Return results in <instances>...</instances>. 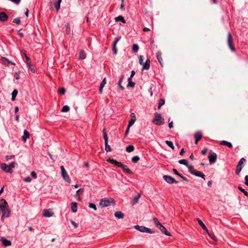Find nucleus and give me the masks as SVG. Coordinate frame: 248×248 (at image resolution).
<instances>
[{
  "label": "nucleus",
  "instance_id": "54",
  "mask_svg": "<svg viewBox=\"0 0 248 248\" xmlns=\"http://www.w3.org/2000/svg\"><path fill=\"white\" fill-rule=\"evenodd\" d=\"M139 63L140 64H143V56H140L139 58Z\"/></svg>",
  "mask_w": 248,
  "mask_h": 248
},
{
  "label": "nucleus",
  "instance_id": "22",
  "mask_svg": "<svg viewBox=\"0 0 248 248\" xmlns=\"http://www.w3.org/2000/svg\"><path fill=\"white\" fill-rule=\"evenodd\" d=\"M30 137V134L27 130H24V135L22 137V140L24 142L26 141L27 139L29 138Z\"/></svg>",
  "mask_w": 248,
  "mask_h": 248
},
{
  "label": "nucleus",
  "instance_id": "60",
  "mask_svg": "<svg viewBox=\"0 0 248 248\" xmlns=\"http://www.w3.org/2000/svg\"><path fill=\"white\" fill-rule=\"evenodd\" d=\"M245 184L248 186V175L245 177Z\"/></svg>",
  "mask_w": 248,
  "mask_h": 248
},
{
  "label": "nucleus",
  "instance_id": "31",
  "mask_svg": "<svg viewBox=\"0 0 248 248\" xmlns=\"http://www.w3.org/2000/svg\"><path fill=\"white\" fill-rule=\"evenodd\" d=\"M220 144L221 145L226 146L229 148H232V144L231 142L225 140L222 141Z\"/></svg>",
  "mask_w": 248,
  "mask_h": 248
},
{
  "label": "nucleus",
  "instance_id": "55",
  "mask_svg": "<svg viewBox=\"0 0 248 248\" xmlns=\"http://www.w3.org/2000/svg\"><path fill=\"white\" fill-rule=\"evenodd\" d=\"M31 175L34 179H36L37 178V174L36 172L34 171L31 172Z\"/></svg>",
  "mask_w": 248,
  "mask_h": 248
},
{
  "label": "nucleus",
  "instance_id": "47",
  "mask_svg": "<svg viewBox=\"0 0 248 248\" xmlns=\"http://www.w3.org/2000/svg\"><path fill=\"white\" fill-rule=\"evenodd\" d=\"M20 22V19L19 17L16 18L13 20V22L17 24H19Z\"/></svg>",
  "mask_w": 248,
  "mask_h": 248
},
{
  "label": "nucleus",
  "instance_id": "50",
  "mask_svg": "<svg viewBox=\"0 0 248 248\" xmlns=\"http://www.w3.org/2000/svg\"><path fill=\"white\" fill-rule=\"evenodd\" d=\"M54 6L57 11H58L60 8V4L56 2L54 3Z\"/></svg>",
  "mask_w": 248,
  "mask_h": 248
},
{
  "label": "nucleus",
  "instance_id": "57",
  "mask_svg": "<svg viewBox=\"0 0 248 248\" xmlns=\"http://www.w3.org/2000/svg\"><path fill=\"white\" fill-rule=\"evenodd\" d=\"M242 169L240 168V167H236V170L235 171V173L236 175H238L240 173V172L241 171Z\"/></svg>",
  "mask_w": 248,
  "mask_h": 248
},
{
  "label": "nucleus",
  "instance_id": "17",
  "mask_svg": "<svg viewBox=\"0 0 248 248\" xmlns=\"http://www.w3.org/2000/svg\"><path fill=\"white\" fill-rule=\"evenodd\" d=\"M1 241H2V245L5 247L10 246L12 244L10 240L5 239L4 237H2Z\"/></svg>",
  "mask_w": 248,
  "mask_h": 248
},
{
  "label": "nucleus",
  "instance_id": "25",
  "mask_svg": "<svg viewBox=\"0 0 248 248\" xmlns=\"http://www.w3.org/2000/svg\"><path fill=\"white\" fill-rule=\"evenodd\" d=\"M188 169L189 172H190L191 174H192L193 175H195L197 170H195L192 165L188 166Z\"/></svg>",
  "mask_w": 248,
  "mask_h": 248
},
{
  "label": "nucleus",
  "instance_id": "43",
  "mask_svg": "<svg viewBox=\"0 0 248 248\" xmlns=\"http://www.w3.org/2000/svg\"><path fill=\"white\" fill-rule=\"evenodd\" d=\"M103 137L105 140V144H107L108 142V137L107 134L105 132L103 133Z\"/></svg>",
  "mask_w": 248,
  "mask_h": 248
},
{
  "label": "nucleus",
  "instance_id": "4",
  "mask_svg": "<svg viewBox=\"0 0 248 248\" xmlns=\"http://www.w3.org/2000/svg\"><path fill=\"white\" fill-rule=\"evenodd\" d=\"M152 123L156 125H161L164 124V119L162 118L161 114L155 113V118Z\"/></svg>",
  "mask_w": 248,
  "mask_h": 248
},
{
  "label": "nucleus",
  "instance_id": "13",
  "mask_svg": "<svg viewBox=\"0 0 248 248\" xmlns=\"http://www.w3.org/2000/svg\"><path fill=\"white\" fill-rule=\"evenodd\" d=\"M150 63H151V62H150V60L149 59H147V60L146 61V62L143 63V67H142V70H147L148 69H149L150 68Z\"/></svg>",
  "mask_w": 248,
  "mask_h": 248
},
{
  "label": "nucleus",
  "instance_id": "61",
  "mask_svg": "<svg viewBox=\"0 0 248 248\" xmlns=\"http://www.w3.org/2000/svg\"><path fill=\"white\" fill-rule=\"evenodd\" d=\"M207 148H204V149H203L202 151V155H205V154L207 153Z\"/></svg>",
  "mask_w": 248,
  "mask_h": 248
},
{
  "label": "nucleus",
  "instance_id": "26",
  "mask_svg": "<svg viewBox=\"0 0 248 248\" xmlns=\"http://www.w3.org/2000/svg\"><path fill=\"white\" fill-rule=\"evenodd\" d=\"M86 57V54L84 50H80L79 53V59L80 60H84Z\"/></svg>",
  "mask_w": 248,
  "mask_h": 248
},
{
  "label": "nucleus",
  "instance_id": "21",
  "mask_svg": "<svg viewBox=\"0 0 248 248\" xmlns=\"http://www.w3.org/2000/svg\"><path fill=\"white\" fill-rule=\"evenodd\" d=\"M77 204H78L77 203H76L75 202H72L71 203V210L74 213H76L77 212V210H78Z\"/></svg>",
  "mask_w": 248,
  "mask_h": 248
},
{
  "label": "nucleus",
  "instance_id": "63",
  "mask_svg": "<svg viewBox=\"0 0 248 248\" xmlns=\"http://www.w3.org/2000/svg\"><path fill=\"white\" fill-rule=\"evenodd\" d=\"M71 223L75 227V228H76L78 227L77 224L75 222H74V221L71 220Z\"/></svg>",
  "mask_w": 248,
  "mask_h": 248
},
{
  "label": "nucleus",
  "instance_id": "15",
  "mask_svg": "<svg viewBox=\"0 0 248 248\" xmlns=\"http://www.w3.org/2000/svg\"><path fill=\"white\" fill-rule=\"evenodd\" d=\"M194 137L195 139V143L197 144L198 141L201 139L202 137V133L201 132L198 131L195 133Z\"/></svg>",
  "mask_w": 248,
  "mask_h": 248
},
{
  "label": "nucleus",
  "instance_id": "49",
  "mask_svg": "<svg viewBox=\"0 0 248 248\" xmlns=\"http://www.w3.org/2000/svg\"><path fill=\"white\" fill-rule=\"evenodd\" d=\"M29 66V68L30 69L31 71L32 72V73H35V70L33 67V65H32V64H31L30 65H28Z\"/></svg>",
  "mask_w": 248,
  "mask_h": 248
},
{
  "label": "nucleus",
  "instance_id": "19",
  "mask_svg": "<svg viewBox=\"0 0 248 248\" xmlns=\"http://www.w3.org/2000/svg\"><path fill=\"white\" fill-rule=\"evenodd\" d=\"M161 55H162V53L159 51H158L156 54V58H157V60L158 61L160 65L162 66H163V60H162Z\"/></svg>",
  "mask_w": 248,
  "mask_h": 248
},
{
  "label": "nucleus",
  "instance_id": "10",
  "mask_svg": "<svg viewBox=\"0 0 248 248\" xmlns=\"http://www.w3.org/2000/svg\"><path fill=\"white\" fill-rule=\"evenodd\" d=\"M84 191L83 188H80L76 191V194L75 195V198L78 201H81V199L80 196L83 194Z\"/></svg>",
  "mask_w": 248,
  "mask_h": 248
},
{
  "label": "nucleus",
  "instance_id": "40",
  "mask_svg": "<svg viewBox=\"0 0 248 248\" xmlns=\"http://www.w3.org/2000/svg\"><path fill=\"white\" fill-rule=\"evenodd\" d=\"M166 143L167 144V145L169 146L170 147L171 149H173L174 147L173 146V144L172 143V141H169V140H166Z\"/></svg>",
  "mask_w": 248,
  "mask_h": 248
},
{
  "label": "nucleus",
  "instance_id": "7",
  "mask_svg": "<svg viewBox=\"0 0 248 248\" xmlns=\"http://www.w3.org/2000/svg\"><path fill=\"white\" fill-rule=\"evenodd\" d=\"M60 168L61 170L62 175V176L63 179L65 181L69 182L71 180L70 178L69 175H68L66 170H65L64 167L63 166H61Z\"/></svg>",
  "mask_w": 248,
  "mask_h": 248
},
{
  "label": "nucleus",
  "instance_id": "6",
  "mask_svg": "<svg viewBox=\"0 0 248 248\" xmlns=\"http://www.w3.org/2000/svg\"><path fill=\"white\" fill-rule=\"evenodd\" d=\"M227 44L228 45L230 48V49L232 51L234 52L235 51V48L233 45V38L232 36V35L231 33L229 32L228 33V37H227Z\"/></svg>",
  "mask_w": 248,
  "mask_h": 248
},
{
  "label": "nucleus",
  "instance_id": "44",
  "mask_svg": "<svg viewBox=\"0 0 248 248\" xmlns=\"http://www.w3.org/2000/svg\"><path fill=\"white\" fill-rule=\"evenodd\" d=\"M238 189L242 192L245 196H248V192L241 186H238Z\"/></svg>",
  "mask_w": 248,
  "mask_h": 248
},
{
  "label": "nucleus",
  "instance_id": "35",
  "mask_svg": "<svg viewBox=\"0 0 248 248\" xmlns=\"http://www.w3.org/2000/svg\"><path fill=\"white\" fill-rule=\"evenodd\" d=\"M179 163L181 164H183L186 166L187 168L188 166H190V165L188 164V161L186 159H181L179 161Z\"/></svg>",
  "mask_w": 248,
  "mask_h": 248
},
{
  "label": "nucleus",
  "instance_id": "32",
  "mask_svg": "<svg viewBox=\"0 0 248 248\" xmlns=\"http://www.w3.org/2000/svg\"><path fill=\"white\" fill-rule=\"evenodd\" d=\"M134 146L132 145H129L126 148V151L128 153H130L134 150Z\"/></svg>",
  "mask_w": 248,
  "mask_h": 248
},
{
  "label": "nucleus",
  "instance_id": "24",
  "mask_svg": "<svg viewBox=\"0 0 248 248\" xmlns=\"http://www.w3.org/2000/svg\"><path fill=\"white\" fill-rule=\"evenodd\" d=\"M198 222L199 224L201 226V227L202 228L203 230L204 231H206V232L208 231V229L205 224L203 223V222L199 218H197Z\"/></svg>",
  "mask_w": 248,
  "mask_h": 248
},
{
  "label": "nucleus",
  "instance_id": "48",
  "mask_svg": "<svg viewBox=\"0 0 248 248\" xmlns=\"http://www.w3.org/2000/svg\"><path fill=\"white\" fill-rule=\"evenodd\" d=\"M2 61H3L4 62H7V63H8V64H13V65H14V64H15V63H13V62H11L9 61V60H8L6 58H5V57H2Z\"/></svg>",
  "mask_w": 248,
  "mask_h": 248
},
{
  "label": "nucleus",
  "instance_id": "34",
  "mask_svg": "<svg viewBox=\"0 0 248 248\" xmlns=\"http://www.w3.org/2000/svg\"><path fill=\"white\" fill-rule=\"evenodd\" d=\"M164 104L165 100L162 98L159 99L158 101V109H160Z\"/></svg>",
  "mask_w": 248,
  "mask_h": 248
},
{
  "label": "nucleus",
  "instance_id": "29",
  "mask_svg": "<svg viewBox=\"0 0 248 248\" xmlns=\"http://www.w3.org/2000/svg\"><path fill=\"white\" fill-rule=\"evenodd\" d=\"M124 78V75H122V76L121 77V78H120V79H119V81H118V86H119V88H120L122 90H123V91L124 89V86H123L122 85V84H122V81H123V80Z\"/></svg>",
  "mask_w": 248,
  "mask_h": 248
},
{
  "label": "nucleus",
  "instance_id": "64",
  "mask_svg": "<svg viewBox=\"0 0 248 248\" xmlns=\"http://www.w3.org/2000/svg\"><path fill=\"white\" fill-rule=\"evenodd\" d=\"M14 156H14V155H12V156H6V160H8L9 159H11L13 158H14Z\"/></svg>",
  "mask_w": 248,
  "mask_h": 248
},
{
  "label": "nucleus",
  "instance_id": "5",
  "mask_svg": "<svg viewBox=\"0 0 248 248\" xmlns=\"http://www.w3.org/2000/svg\"><path fill=\"white\" fill-rule=\"evenodd\" d=\"M134 228L141 232H147L149 233H154L155 232L151 229L143 226L136 225L134 226Z\"/></svg>",
  "mask_w": 248,
  "mask_h": 248
},
{
  "label": "nucleus",
  "instance_id": "59",
  "mask_svg": "<svg viewBox=\"0 0 248 248\" xmlns=\"http://www.w3.org/2000/svg\"><path fill=\"white\" fill-rule=\"evenodd\" d=\"M12 2L15 3V4H18L20 3L21 0H10Z\"/></svg>",
  "mask_w": 248,
  "mask_h": 248
},
{
  "label": "nucleus",
  "instance_id": "23",
  "mask_svg": "<svg viewBox=\"0 0 248 248\" xmlns=\"http://www.w3.org/2000/svg\"><path fill=\"white\" fill-rule=\"evenodd\" d=\"M114 216L116 218H123L124 217V214L121 211H116L114 213Z\"/></svg>",
  "mask_w": 248,
  "mask_h": 248
},
{
  "label": "nucleus",
  "instance_id": "16",
  "mask_svg": "<svg viewBox=\"0 0 248 248\" xmlns=\"http://www.w3.org/2000/svg\"><path fill=\"white\" fill-rule=\"evenodd\" d=\"M120 38H121L120 37H117L115 39V40L114 41V42L113 43V48H112V49H113V53H114V54H117V48H116V44L118 42V41L120 40Z\"/></svg>",
  "mask_w": 248,
  "mask_h": 248
},
{
  "label": "nucleus",
  "instance_id": "38",
  "mask_svg": "<svg viewBox=\"0 0 248 248\" xmlns=\"http://www.w3.org/2000/svg\"><path fill=\"white\" fill-rule=\"evenodd\" d=\"M195 176H198V177H201L204 179H205V175H204L202 172L198 171V170L197 171V172L196 173Z\"/></svg>",
  "mask_w": 248,
  "mask_h": 248
},
{
  "label": "nucleus",
  "instance_id": "45",
  "mask_svg": "<svg viewBox=\"0 0 248 248\" xmlns=\"http://www.w3.org/2000/svg\"><path fill=\"white\" fill-rule=\"evenodd\" d=\"M140 160L139 156H134L132 159V161L134 163H137Z\"/></svg>",
  "mask_w": 248,
  "mask_h": 248
},
{
  "label": "nucleus",
  "instance_id": "2",
  "mask_svg": "<svg viewBox=\"0 0 248 248\" xmlns=\"http://www.w3.org/2000/svg\"><path fill=\"white\" fill-rule=\"evenodd\" d=\"M107 161L118 168H121L125 173L128 174H131L133 173L132 171L127 168V166L123 164L121 162H118L116 160L109 158Z\"/></svg>",
  "mask_w": 248,
  "mask_h": 248
},
{
  "label": "nucleus",
  "instance_id": "52",
  "mask_svg": "<svg viewBox=\"0 0 248 248\" xmlns=\"http://www.w3.org/2000/svg\"><path fill=\"white\" fill-rule=\"evenodd\" d=\"M105 145V150L107 152H110L111 151L110 147L108 145V143Z\"/></svg>",
  "mask_w": 248,
  "mask_h": 248
},
{
  "label": "nucleus",
  "instance_id": "8",
  "mask_svg": "<svg viewBox=\"0 0 248 248\" xmlns=\"http://www.w3.org/2000/svg\"><path fill=\"white\" fill-rule=\"evenodd\" d=\"M165 181L169 184H177L178 182L175 180L174 178L169 175H164L163 176Z\"/></svg>",
  "mask_w": 248,
  "mask_h": 248
},
{
  "label": "nucleus",
  "instance_id": "1",
  "mask_svg": "<svg viewBox=\"0 0 248 248\" xmlns=\"http://www.w3.org/2000/svg\"><path fill=\"white\" fill-rule=\"evenodd\" d=\"M2 212L1 217V220H3L4 217H8L10 215V210L9 208L7 202L4 199H1L0 200V211Z\"/></svg>",
  "mask_w": 248,
  "mask_h": 248
},
{
  "label": "nucleus",
  "instance_id": "51",
  "mask_svg": "<svg viewBox=\"0 0 248 248\" xmlns=\"http://www.w3.org/2000/svg\"><path fill=\"white\" fill-rule=\"evenodd\" d=\"M106 84V78H104L103 79V80L102 81V82L100 85V86L101 87V88H104V87Z\"/></svg>",
  "mask_w": 248,
  "mask_h": 248
},
{
  "label": "nucleus",
  "instance_id": "39",
  "mask_svg": "<svg viewBox=\"0 0 248 248\" xmlns=\"http://www.w3.org/2000/svg\"><path fill=\"white\" fill-rule=\"evenodd\" d=\"M139 46L137 44H134L132 46V50L134 52H137L139 50Z\"/></svg>",
  "mask_w": 248,
  "mask_h": 248
},
{
  "label": "nucleus",
  "instance_id": "56",
  "mask_svg": "<svg viewBox=\"0 0 248 248\" xmlns=\"http://www.w3.org/2000/svg\"><path fill=\"white\" fill-rule=\"evenodd\" d=\"M10 169L12 170V168H14L15 167L16 163L15 162H13L11 163L9 165H8Z\"/></svg>",
  "mask_w": 248,
  "mask_h": 248
},
{
  "label": "nucleus",
  "instance_id": "12",
  "mask_svg": "<svg viewBox=\"0 0 248 248\" xmlns=\"http://www.w3.org/2000/svg\"><path fill=\"white\" fill-rule=\"evenodd\" d=\"M136 121V117L135 113H132L130 114V120L129 122V127H131Z\"/></svg>",
  "mask_w": 248,
  "mask_h": 248
},
{
  "label": "nucleus",
  "instance_id": "11",
  "mask_svg": "<svg viewBox=\"0 0 248 248\" xmlns=\"http://www.w3.org/2000/svg\"><path fill=\"white\" fill-rule=\"evenodd\" d=\"M43 216L45 217H51L54 213L50 209H44L43 211Z\"/></svg>",
  "mask_w": 248,
  "mask_h": 248
},
{
  "label": "nucleus",
  "instance_id": "62",
  "mask_svg": "<svg viewBox=\"0 0 248 248\" xmlns=\"http://www.w3.org/2000/svg\"><path fill=\"white\" fill-rule=\"evenodd\" d=\"M26 62L27 63L28 65H30L31 64H32L31 63V59L29 58H27L26 59Z\"/></svg>",
  "mask_w": 248,
  "mask_h": 248
},
{
  "label": "nucleus",
  "instance_id": "46",
  "mask_svg": "<svg viewBox=\"0 0 248 248\" xmlns=\"http://www.w3.org/2000/svg\"><path fill=\"white\" fill-rule=\"evenodd\" d=\"M89 206L90 208H92V209H94V210H96V209H97L96 205L94 203H90Z\"/></svg>",
  "mask_w": 248,
  "mask_h": 248
},
{
  "label": "nucleus",
  "instance_id": "37",
  "mask_svg": "<svg viewBox=\"0 0 248 248\" xmlns=\"http://www.w3.org/2000/svg\"><path fill=\"white\" fill-rule=\"evenodd\" d=\"M18 92L16 90H14L12 93V100L14 101L15 100V98Z\"/></svg>",
  "mask_w": 248,
  "mask_h": 248
},
{
  "label": "nucleus",
  "instance_id": "42",
  "mask_svg": "<svg viewBox=\"0 0 248 248\" xmlns=\"http://www.w3.org/2000/svg\"><path fill=\"white\" fill-rule=\"evenodd\" d=\"M66 32L67 34H70L71 32V29L70 27V24L68 23L66 25Z\"/></svg>",
  "mask_w": 248,
  "mask_h": 248
},
{
  "label": "nucleus",
  "instance_id": "3",
  "mask_svg": "<svg viewBox=\"0 0 248 248\" xmlns=\"http://www.w3.org/2000/svg\"><path fill=\"white\" fill-rule=\"evenodd\" d=\"M115 201L112 198H103L100 201L99 205L101 207H105L110 206L111 204L114 203Z\"/></svg>",
  "mask_w": 248,
  "mask_h": 248
},
{
  "label": "nucleus",
  "instance_id": "41",
  "mask_svg": "<svg viewBox=\"0 0 248 248\" xmlns=\"http://www.w3.org/2000/svg\"><path fill=\"white\" fill-rule=\"evenodd\" d=\"M70 109V108L69 107V106H64L62 109V112H68Z\"/></svg>",
  "mask_w": 248,
  "mask_h": 248
},
{
  "label": "nucleus",
  "instance_id": "27",
  "mask_svg": "<svg viewBox=\"0 0 248 248\" xmlns=\"http://www.w3.org/2000/svg\"><path fill=\"white\" fill-rule=\"evenodd\" d=\"M246 162V159L244 158H242L240 160V161L238 162V164L237 165V167H240L241 169H242L244 164Z\"/></svg>",
  "mask_w": 248,
  "mask_h": 248
},
{
  "label": "nucleus",
  "instance_id": "53",
  "mask_svg": "<svg viewBox=\"0 0 248 248\" xmlns=\"http://www.w3.org/2000/svg\"><path fill=\"white\" fill-rule=\"evenodd\" d=\"M59 92L62 94V95H64L65 93V89L64 88H62L61 89H60L59 90Z\"/></svg>",
  "mask_w": 248,
  "mask_h": 248
},
{
  "label": "nucleus",
  "instance_id": "9",
  "mask_svg": "<svg viewBox=\"0 0 248 248\" xmlns=\"http://www.w3.org/2000/svg\"><path fill=\"white\" fill-rule=\"evenodd\" d=\"M1 169L6 172L11 173L12 170L10 169L8 165L5 163H1L0 164Z\"/></svg>",
  "mask_w": 248,
  "mask_h": 248
},
{
  "label": "nucleus",
  "instance_id": "14",
  "mask_svg": "<svg viewBox=\"0 0 248 248\" xmlns=\"http://www.w3.org/2000/svg\"><path fill=\"white\" fill-rule=\"evenodd\" d=\"M8 16L4 12L0 13V21L5 22L7 20Z\"/></svg>",
  "mask_w": 248,
  "mask_h": 248
},
{
  "label": "nucleus",
  "instance_id": "30",
  "mask_svg": "<svg viewBox=\"0 0 248 248\" xmlns=\"http://www.w3.org/2000/svg\"><path fill=\"white\" fill-rule=\"evenodd\" d=\"M115 20L116 22L121 21L123 23H126L124 17L122 16H118L117 17H116L115 18Z\"/></svg>",
  "mask_w": 248,
  "mask_h": 248
},
{
  "label": "nucleus",
  "instance_id": "20",
  "mask_svg": "<svg viewBox=\"0 0 248 248\" xmlns=\"http://www.w3.org/2000/svg\"><path fill=\"white\" fill-rule=\"evenodd\" d=\"M141 197L140 194H138L136 196H135L132 200V205L133 206L137 203L139 201L140 198Z\"/></svg>",
  "mask_w": 248,
  "mask_h": 248
},
{
  "label": "nucleus",
  "instance_id": "33",
  "mask_svg": "<svg viewBox=\"0 0 248 248\" xmlns=\"http://www.w3.org/2000/svg\"><path fill=\"white\" fill-rule=\"evenodd\" d=\"M128 83L127 86V87H134L135 86V83L134 82L132 81V78H128Z\"/></svg>",
  "mask_w": 248,
  "mask_h": 248
},
{
  "label": "nucleus",
  "instance_id": "18",
  "mask_svg": "<svg viewBox=\"0 0 248 248\" xmlns=\"http://www.w3.org/2000/svg\"><path fill=\"white\" fill-rule=\"evenodd\" d=\"M158 228L161 231V232L165 234V235L167 236H171L170 233L169 232H168L166 228L162 225Z\"/></svg>",
  "mask_w": 248,
  "mask_h": 248
},
{
  "label": "nucleus",
  "instance_id": "58",
  "mask_svg": "<svg viewBox=\"0 0 248 248\" xmlns=\"http://www.w3.org/2000/svg\"><path fill=\"white\" fill-rule=\"evenodd\" d=\"M24 181L26 182H30L31 181V178L30 177H25L24 179Z\"/></svg>",
  "mask_w": 248,
  "mask_h": 248
},
{
  "label": "nucleus",
  "instance_id": "36",
  "mask_svg": "<svg viewBox=\"0 0 248 248\" xmlns=\"http://www.w3.org/2000/svg\"><path fill=\"white\" fill-rule=\"evenodd\" d=\"M154 222L155 225V226L159 228L160 226L162 225L161 223L159 221L158 219L156 217L154 218Z\"/></svg>",
  "mask_w": 248,
  "mask_h": 248
},
{
  "label": "nucleus",
  "instance_id": "28",
  "mask_svg": "<svg viewBox=\"0 0 248 248\" xmlns=\"http://www.w3.org/2000/svg\"><path fill=\"white\" fill-rule=\"evenodd\" d=\"M210 164L215 163L217 160V156H208Z\"/></svg>",
  "mask_w": 248,
  "mask_h": 248
}]
</instances>
